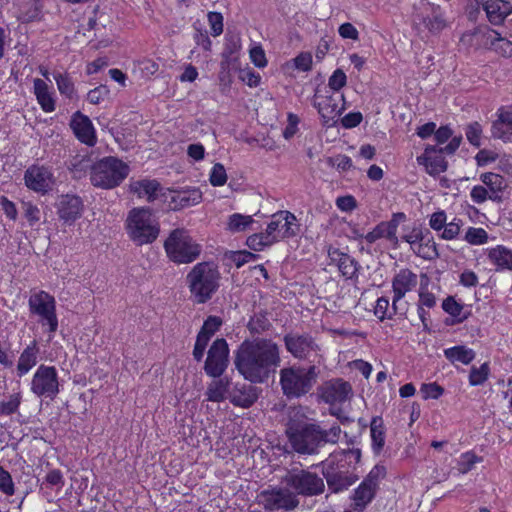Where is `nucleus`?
<instances>
[{"label": "nucleus", "mask_w": 512, "mask_h": 512, "mask_svg": "<svg viewBox=\"0 0 512 512\" xmlns=\"http://www.w3.org/2000/svg\"><path fill=\"white\" fill-rule=\"evenodd\" d=\"M443 153L436 146L428 145L424 153L417 157V163L423 165L429 175L437 176L447 169V162L442 155Z\"/></svg>", "instance_id": "nucleus-20"}, {"label": "nucleus", "mask_w": 512, "mask_h": 512, "mask_svg": "<svg viewBox=\"0 0 512 512\" xmlns=\"http://www.w3.org/2000/svg\"><path fill=\"white\" fill-rule=\"evenodd\" d=\"M347 84V76L342 69H336L328 79V88L331 92L337 93Z\"/></svg>", "instance_id": "nucleus-49"}, {"label": "nucleus", "mask_w": 512, "mask_h": 512, "mask_svg": "<svg viewBox=\"0 0 512 512\" xmlns=\"http://www.w3.org/2000/svg\"><path fill=\"white\" fill-rule=\"evenodd\" d=\"M463 221L459 218H454L451 222L447 223L440 234L444 240H453L460 234Z\"/></svg>", "instance_id": "nucleus-50"}, {"label": "nucleus", "mask_w": 512, "mask_h": 512, "mask_svg": "<svg viewBox=\"0 0 512 512\" xmlns=\"http://www.w3.org/2000/svg\"><path fill=\"white\" fill-rule=\"evenodd\" d=\"M229 347L224 338L216 339L208 350L204 365L206 374L210 377H220L228 367Z\"/></svg>", "instance_id": "nucleus-15"}, {"label": "nucleus", "mask_w": 512, "mask_h": 512, "mask_svg": "<svg viewBox=\"0 0 512 512\" xmlns=\"http://www.w3.org/2000/svg\"><path fill=\"white\" fill-rule=\"evenodd\" d=\"M420 394L424 400L439 399L444 394V388L437 383H423Z\"/></svg>", "instance_id": "nucleus-51"}, {"label": "nucleus", "mask_w": 512, "mask_h": 512, "mask_svg": "<svg viewBox=\"0 0 512 512\" xmlns=\"http://www.w3.org/2000/svg\"><path fill=\"white\" fill-rule=\"evenodd\" d=\"M280 386L288 399H298L308 394L315 386L318 372L315 365L308 367L292 365L280 370Z\"/></svg>", "instance_id": "nucleus-5"}, {"label": "nucleus", "mask_w": 512, "mask_h": 512, "mask_svg": "<svg viewBox=\"0 0 512 512\" xmlns=\"http://www.w3.org/2000/svg\"><path fill=\"white\" fill-rule=\"evenodd\" d=\"M484 254L496 272H512V250L504 245L486 248Z\"/></svg>", "instance_id": "nucleus-24"}, {"label": "nucleus", "mask_w": 512, "mask_h": 512, "mask_svg": "<svg viewBox=\"0 0 512 512\" xmlns=\"http://www.w3.org/2000/svg\"><path fill=\"white\" fill-rule=\"evenodd\" d=\"M221 272L214 261L195 264L187 273L185 282L192 301L205 304L212 299L221 286Z\"/></svg>", "instance_id": "nucleus-3"}, {"label": "nucleus", "mask_w": 512, "mask_h": 512, "mask_svg": "<svg viewBox=\"0 0 512 512\" xmlns=\"http://www.w3.org/2000/svg\"><path fill=\"white\" fill-rule=\"evenodd\" d=\"M250 59L256 67L264 68L267 65L266 55L261 46H254L250 49Z\"/></svg>", "instance_id": "nucleus-61"}, {"label": "nucleus", "mask_w": 512, "mask_h": 512, "mask_svg": "<svg viewBox=\"0 0 512 512\" xmlns=\"http://www.w3.org/2000/svg\"><path fill=\"white\" fill-rule=\"evenodd\" d=\"M226 181H227V174H226L225 167L220 163H216L212 167V170L210 173V183L213 186H222L226 183Z\"/></svg>", "instance_id": "nucleus-55"}, {"label": "nucleus", "mask_w": 512, "mask_h": 512, "mask_svg": "<svg viewBox=\"0 0 512 512\" xmlns=\"http://www.w3.org/2000/svg\"><path fill=\"white\" fill-rule=\"evenodd\" d=\"M351 392V386L348 382L341 379L327 382L321 392L322 399L331 405L345 402Z\"/></svg>", "instance_id": "nucleus-23"}, {"label": "nucleus", "mask_w": 512, "mask_h": 512, "mask_svg": "<svg viewBox=\"0 0 512 512\" xmlns=\"http://www.w3.org/2000/svg\"><path fill=\"white\" fill-rule=\"evenodd\" d=\"M58 372L54 366L41 364L35 371L30 390L37 397L53 400L60 392Z\"/></svg>", "instance_id": "nucleus-12"}, {"label": "nucleus", "mask_w": 512, "mask_h": 512, "mask_svg": "<svg viewBox=\"0 0 512 512\" xmlns=\"http://www.w3.org/2000/svg\"><path fill=\"white\" fill-rule=\"evenodd\" d=\"M404 213L394 214L393 218L388 222H381V228L383 229V238L389 240L394 246L398 245L397 228L399 225L398 219H404Z\"/></svg>", "instance_id": "nucleus-42"}, {"label": "nucleus", "mask_w": 512, "mask_h": 512, "mask_svg": "<svg viewBox=\"0 0 512 512\" xmlns=\"http://www.w3.org/2000/svg\"><path fill=\"white\" fill-rule=\"evenodd\" d=\"M22 210L24 217L27 219L30 226H34L40 221L41 212L37 205L30 201H23Z\"/></svg>", "instance_id": "nucleus-53"}, {"label": "nucleus", "mask_w": 512, "mask_h": 512, "mask_svg": "<svg viewBox=\"0 0 512 512\" xmlns=\"http://www.w3.org/2000/svg\"><path fill=\"white\" fill-rule=\"evenodd\" d=\"M130 191L137 194L139 198L145 197L149 202H153L158 197L161 187L157 180L141 179L130 182Z\"/></svg>", "instance_id": "nucleus-31"}, {"label": "nucleus", "mask_w": 512, "mask_h": 512, "mask_svg": "<svg viewBox=\"0 0 512 512\" xmlns=\"http://www.w3.org/2000/svg\"><path fill=\"white\" fill-rule=\"evenodd\" d=\"M54 79L56 81L59 92L69 98H72L75 93V89L71 77L66 73H56L54 74Z\"/></svg>", "instance_id": "nucleus-46"}, {"label": "nucleus", "mask_w": 512, "mask_h": 512, "mask_svg": "<svg viewBox=\"0 0 512 512\" xmlns=\"http://www.w3.org/2000/svg\"><path fill=\"white\" fill-rule=\"evenodd\" d=\"M447 224V215L445 211H437L430 216L429 226L435 231H441Z\"/></svg>", "instance_id": "nucleus-62"}, {"label": "nucleus", "mask_w": 512, "mask_h": 512, "mask_svg": "<svg viewBox=\"0 0 512 512\" xmlns=\"http://www.w3.org/2000/svg\"><path fill=\"white\" fill-rule=\"evenodd\" d=\"M408 310L407 302H397V309L394 310V298L392 299V305L389 303V299L382 296L377 299L374 307V315L380 320L392 319L395 315H405Z\"/></svg>", "instance_id": "nucleus-27"}, {"label": "nucleus", "mask_w": 512, "mask_h": 512, "mask_svg": "<svg viewBox=\"0 0 512 512\" xmlns=\"http://www.w3.org/2000/svg\"><path fill=\"white\" fill-rule=\"evenodd\" d=\"M491 135L504 143L512 142V106H502L491 125Z\"/></svg>", "instance_id": "nucleus-19"}, {"label": "nucleus", "mask_w": 512, "mask_h": 512, "mask_svg": "<svg viewBox=\"0 0 512 512\" xmlns=\"http://www.w3.org/2000/svg\"><path fill=\"white\" fill-rule=\"evenodd\" d=\"M328 256L330 264L337 266L339 272L346 279H352L357 276L360 268L359 263L347 253L340 251L337 248H329Z\"/></svg>", "instance_id": "nucleus-22"}, {"label": "nucleus", "mask_w": 512, "mask_h": 512, "mask_svg": "<svg viewBox=\"0 0 512 512\" xmlns=\"http://www.w3.org/2000/svg\"><path fill=\"white\" fill-rule=\"evenodd\" d=\"M283 483L296 495L311 497L323 493V479L314 472L294 468L289 470L282 479Z\"/></svg>", "instance_id": "nucleus-10"}, {"label": "nucleus", "mask_w": 512, "mask_h": 512, "mask_svg": "<svg viewBox=\"0 0 512 512\" xmlns=\"http://www.w3.org/2000/svg\"><path fill=\"white\" fill-rule=\"evenodd\" d=\"M126 230L129 238L137 245L153 243L160 233V225L156 216L148 208H133L126 219Z\"/></svg>", "instance_id": "nucleus-6"}, {"label": "nucleus", "mask_w": 512, "mask_h": 512, "mask_svg": "<svg viewBox=\"0 0 512 512\" xmlns=\"http://www.w3.org/2000/svg\"><path fill=\"white\" fill-rule=\"evenodd\" d=\"M443 310L455 318L456 323H462L467 316L463 314V305L455 300L454 297H447L442 303Z\"/></svg>", "instance_id": "nucleus-43"}, {"label": "nucleus", "mask_w": 512, "mask_h": 512, "mask_svg": "<svg viewBox=\"0 0 512 512\" xmlns=\"http://www.w3.org/2000/svg\"><path fill=\"white\" fill-rule=\"evenodd\" d=\"M444 356L452 363L470 364L475 358V352L466 346H454L444 350Z\"/></svg>", "instance_id": "nucleus-37"}, {"label": "nucleus", "mask_w": 512, "mask_h": 512, "mask_svg": "<svg viewBox=\"0 0 512 512\" xmlns=\"http://www.w3.org/2000/svg\"><path fill=\"white\" fill-rule=\"evenodd\" d=\"M425 237V231L421 227H413L408 233L403 235L402 239L410 244L411 250L419 244V242L423 241Z\"/></svg>", "instance_id": "nucleus-56"}, {"label": "nucleus", "mask_w": 512, "mask_h": 512, "mask_svg": "<svg viewBox=\"0 0 512 512\" xmlns=\"http://www.w3.org/2000/svg\"><path fill=\"white\" fill-rule=\"evenodd\" d=\"M490 368L488 363H483L480 367H472L469 374V384L471 386L482 385L489 376Z\"/></svg>", "instance_id": "nucleus-48"}, {"label": "nucleus", "mask_w": 512, "mask_h": 512, "mask_svg": "<svg viewBox=\"0 0 512 512\" xmlns=\"http://www.w3.org/2000/svg\"><path fill=\"white\" fill-rule=\"evenodd\" d=\"M326 480L329 488L337 493L348 489L354 484L356 478L352 475L343 474L340 472L326 475Z\"/></svg>", "instance_id": "nucleus-40"}, {"label": "nucleus", "mask_w": 512, "mask_h": 512, "mask_svg": "<svg viewBox=\"0 0 512 512\" xmlns=\"http://www.w3.org/2000/svg\"><path fill=\"white\" fill-rule=\"evenodd\" d=\"M130 167L119 158L108 156L95 162L91 167L90 181L93 186L113 189L129 175Z\"/></svg>", "instance_id": "nucleus-7"}, {"label": "nucleus", "mask_w": 512, "mask_h": 512, "mask_svg": "<svg viewBox=\"0 0 512 512\" xmlns=\"http://www.w3.org/2000/svg\"><path fill=\"white\" fill-rule=\"evenodd\" d=\"M57 215L67 224H73L82 216L84 203L81 197L74 194L60 195L56 202Z\"/></svg>", "instance_id": "nucleus-17"}, {"label": "nucleus", "mask_w": 512, "mask_h": 512, "mask_svg": "<svg viewBox=\"0 0 512 512\" xmlns=\"http://www.w3.org/2000/svg\"><path fill=\"white\" fill-rule=\"evenodd\" d=\"M413 252L425 260H433L439 256L437 245L428 230L425 231L423 241L419 242V244L413 249Z\"/></svg>", "instance_id": "nucleus-36"}, {"label": "nucleus", "mask_w": 512, "mask_h": 512, "mask_svg": "<svg viewBox=\"0 0 512 512\" xmlns=\"http://www.w3.org/2000/svg\"><path fill=\"white\" fill-rule=\"evenodd\" d=\"M91 156L87 150L77 153L68 163V169L73 173L74 178H81L93 166Z\"/></svg>", "instance_id": "nucleus-34"}, {"label": "nucleus", "mask_w": 512, "mask_h": 512, "mask_svg": "<svg viewBox=\"0 0 512 512\" xmlns=\"http://www.w3.org/2000/svg\"><path fill=\"white\" fill-rule=\"evenodd\" d=\"M342 430L339 425H333L328 430L317 423L290 422L286 434L292 449L301 455H316L319 449L327 443L336 444Z\"/></svg>", "instance_id": "nucleus-2"}, {"label": "nucleus", "mask_w": 512, "mask_h": 512, "mask_svg": "<svg viewBox=\"0 0 512 512\" xmlns=\"http://www.w3.org/2000/svg\"><path fill=\"white\" fill-rule=\"evenodd\" d=\"M484 45L504 56H512V41L501 37L495 30H487L483 33Z\"/></svg>", "instance_id": "nucleus-29"}, {"label": "nucleus", "mask_w": 512, "mask_h": 512, "mask_svg": "<svg viewBox=\"0 0 512 512\" xmlns=\"http://www.w3.org/2000/svg\"><path fill=\"white\" fill-rule=\"evenodd\" d=\"M170 207L180 210L200 203L202 193L199 189L173 190L169 193Z\"/></svg>", "instance_id": "nucleus-26"}, {"label": "nucleus", "mask_w": 512, "mask_h": 512, "mask_svg": "<svg viewBox=\"0 0 512 512\" xmlns=\"http://www.w3.org/2000/svg\"><path fill=\"white\" fill-rule=\"evenodd\" d=\"M22 402L20 391L12 393L0 401V416H10L18 412Z\"/></svg>", "instance_id": "nucleus-41"}, {"label": "nucleus", "mask_w": 512, "mask_h": 512, "mask_svg": "<svg viewBox=\"0 0 512 512\" xmlns=\"http://www.w3.org/2000/svg\"><path fill=\"white\" fill-rule=\"evenodd\" d=\"M39 347L34 340L21 352L17 362V374L19 377L26 375L38 361Z\"/></svg>", "instance_id": "nucleus-30"}, {"label": "nucleus", "mask_w": 512, "mask_h": 512, "mask_svg": "<svg viewBox=\"0 0 512 512\" xmlns=\"http://www.w3.org/2000/svg\"><path fill=\"white\" fill-rule=\"evenodd\" d=\"M257 502L267 511H291L298 507V496L288 487L265 489L257 495Z\"/></svg>", "instance_id": "nucleus-11"}, {"label": "nucleus", "mask_w": 512, "mask_h": 512, "mask_svg": "<svg viewBox=\"0 0 512 512\" xmlns=\"http://www.w3.org/2000/svg\"><path fill=\"white\" fill-rule=\"evenodd\" d=\"M376 489L377 488L373 487L371 484L363 481L355 490L353 496L354 509H364L374 498Z\"/></svg>", "instance_id": "nucleus-38"}, {"label": "nucleus", "mask_w": 512, "mask_h": 512, "mask_svg": "<svg viewBox=\"0 0 512 512\" xmlns=\"http://www.w3.org/2000/svg\"><path fill=\"white\" fill-rule=\"evenodd\" d=\"M499 155L495 153L494 151L482 149L476 154V161L479 166H484L489 163L495 162L496 160H499Z\"/></svg>", "instance_id": "nucleus-64"}, {"label": "nucleus", "mask_w": 512, "mask_h": 512, "mask_svg": "<svg viewBox=\"0 0 512 512\" xmlns=\"http://www.w3.org/2000/svg\"><path fill=\"white\" fill-rule=\"evenodd\" d=\"M24 180L29 189L41 194L52 190L55 182L51 169L39 165L30 166L25 171Z\"/></svg>", "instance_id": "nucleus-16"}, {"label": "nucleus", "mask_w": 512, "mask_h": 512, "mask_svg": "<svg viewBox=\"0 0 512 512\" xmlns=\"http://www.w3.org/2000/svg\"><path fill=\"white\" fill-rule=\"evenodd\" d=\"M418 284V276L408 268L400 269L392 279V291L394 297V310L397 309V302L408 293L413 291Z\"/></svg>", "instance_id": "nucleus-18"}, {"label": "nucleus", "mask_w": 512, "mask_h": 512, "mask_svg": "<svg viewBox=\"0 0 512 512\" xmlns=\"http://www.w3.org/2000/svg\"><path fill=\"white\" fill-rule=\"evenodd\" d=\"M483 10L489 22L500 25L512 13V5L505 0H482Z\"/></svg>", "instance_id": "nucleus-25"}, {"label": "nucleus", "mask_w": 512, "mask_h": 512, "mask_svg": "<svg viewBox=\"0 0 512 512\" xmlns=\"http://www.w3.org/2000/svg\"><path fill=\"white\" fill-rule=\"evenodd\" d=\"M28 306L30 313L37 317L44 332L48 333V341H51L59 326L55 297L41 290L31 294Z\"/></svg>", "instance_id": "nucleus-8"}, {"label": "nucleus", "mask_w": 512, "mask_h": 512, "mask_svg": "<svg viewBox=\"0 0 512 512\" xmlns=\"http://www.w3.org/2000/svg\"><path fill=\"white\" fill-rule=\"evenodd\" d=\"M294 66L296 69L308 72L312 69V55L309 52H302L294 58Z\"/></svg>", "instance_id": "nucleus-60"}, {"label": "nucleus", "mask_w": 512, "mask_h": 512, "mask_svg": "<svg viewBox=\"0 0 512 512\" xmlns=\"http://www.w3.org/2000/svg\"><path fill=\"white\" fill-rule=\"evenodd\" d=\"M253 223L254 220L252 216L234 213L229 216L228 229L233 233L242 232L245 231Z\"/></svg>", "instance_id": "nucleus-44"}, {"label": "nucleus", "mask_w": 512, "mask_h": 512, "mask_svg": "<svg viewBox=\"0 0 512 512\" xmlns=\"http://www.w3.org/2000/svg\"><path fill=\"white\" fill-rule=\"evenodd\" d=\"M480 180L490 192V200L500 201L501 193L506 187V182L499 174L488 172L480 176Z\"/></svg>", "instance_id": "nucleus-32"}, {"label": "nucleus", "mask_w": 512, "mask_h": 512, "mask_svg": "<svg viewBox=\"0 0 512 512\" xmlns=\"http://www.w3.org/2000/svg\"><path fill=\"white\" fill-rule=\"evenodd\" d=\"M327 163L339 171H347L353 166L352 159L344 154H339L335 157H329L327 159Z\"/></svg>", "instance_id": "nucleus-54"}, {"label": "nucleus", "mask_w": 512, "mask_h": 512, "mask_svg": "<svg viewBox=\"0 0 512 512\" xmlns=\"http://www.w3.org/2000/svg\"><path fill=\"white\" fill-rule=\"evenodd\" d=\"M300 231L296 216L289 211L275 213L265 232L255 233L247 238V246L254 251H261L274 243L296 236Z\"/></svg>", "instance_id": "nucleus-4"}, {"label": "nucleus", "mask_w": 512, "mask_h": 512, "mask_svg": "<svg viewBox=\"0 0 512 512\" xmlns=\"http://www.w3.org/2000/svg\"><path fill=\"white\" fill-rule=\"evenodd\" d=\"M223 321L218 316H208L204 321L201 331L212 337L222 326Z\"/></svg>", "instance_id": "nucleus-57"}, {"label": "nucleus", "mask_w": 512, "mask_h": 512, "mask_svg": "<svg viewBox=\"0 0 512 512\" xmlns=\"http://www.w3.org/2000/svg\"><path fill=\"white\" fill-rule=\"evenodd\" d=\"M372 449L379 454L385 445V427L381 417H373L370 423Z\"/></svg>", "instance_id": "nucleus-35"}, {"label": "nucleus", "mask_w": 512, "mask_h": 512, "mask_svg": "<svg viewBox=\"0 0 512 512\" xmlns=\"http://www.w3.org/2000/svg\"><path fill=\"white\" fill-rule=\"evenodd\" d=\"M229 390V381L227 379H218L212 381L206 391L208 401L222 402L226 399Z\"/></svg>", "instance_id": "nucleus-39"}, {"label": "nucleus", "mask_w": 512, "mask_h": 512, "mask_svg": "<svg viewBox=\"0 0 512 512\" xmlns=\"http://www.w3.org/2000/svg\"><path fill=\"white\" fill-rule=\"evenodd\" d=\"M463 239L470 245H483L488 242L489 236L487 231L481 227H469Z\"/></svg>", "instance_id": "nucleus-45"}, {"label": "nucleus", "mask_w": 512, "mask_h": 512, "mask_svg": "<svg viewBox=\"0 0 512 512\" xmlns=\"http://www.w3.org/2000/svg\"><path fill=\"white\" fill-rule=\"evenodd\" d=\"M258 399L257 389L252 385L237 384L231 395L230 401L239 407L249 408Z\"/></svg>", "instance_id": "nucleus-28"}, {"label": "nucleus", "mask_w": 512, "mask_h": 512, "mask_svg": "<svg viewBox=\"0 0 512 512\" xmlns=\"http://www.w3.org/2000/svg\"><path fill=\"white\" fill-rule=\"evenodd\" d=\"M342 101H344L343 95L333 93L326 87H318L314 94L313 105L320 114L323 123L332 125L344 109L340 105Z\"/></svg>", "instance_id": "nucleus-13"}, {"label": "nucleus", "mask_w": 512, "mask_h": 512, "mask_svg": "<svg viewBox=\"0 0 512 512\" xmlns=\"http://www.w3.org/2000/svg\"><path fill=\"white\" fill-rule=\"evenodd\" d=\"M15 494V484L11 474L0 465V496L11 497Z\"/></svg>", "instance_id": "nucleus-47"}, {"label": "nucleus", "mask_w": 512, "mask_h": 512, "mask_svg": "<svg viewBox=\"0 0 512 512\" xmlns=\"http://www.w3.org/2000/svg\"><path fill=\"white\" fill-rule=\"evenodd\" d=\"M164 248L170 260L177 264H188L201 254V246L185 229L173 230L164 242Z\"/></svg>", "instance_id": "nucleus-9"}, {"label": "nucleus", "mask_w": 512, "mask_h": 512, "mask_svg": "<svg viewBox=\"0 0 512 512\" xmlns=\"http://www.w3.org/2000/svg\"><path fill=\"white\" fill-rule=\"evenodd\" d=\"M465 135L471 145L475 147H480L482 126L477 121L468 124L465 129Z\"/></svg>", "instance_id": "nucleus-52"}, {"label": "nucleus", "mask_w": 512, "mask_h": 512, "mask_svg": "<svg viewBox=\"0 0 512 512\" xmlns=\"http://www.w3.org/2000/svg\"><path fill=\"white\" fill-rule=\"evenodd\" d=\"M286 350L298 360H308L319 350L318 344L309 333L290 332L283 337Z\"/></svg>", "instance_id": "nucleus-14"}, {"label": "nucleus", "mask_w": 512, "mask_h": 512, "mask_svg": "<svg viewBox=\"0 0 512 512\" xmlns=\"http://www.w3.org/2000/svg\"><path fill=\"white\" fill-rule=\"evenodd\" d=\"M109 88L106 85H100L87 94V100L92 104H99L109 95Z\"/></svg>", "instance_id": "nucleus-59"}, {"label": "nucleus", "mask_w": 512, "mask_h": 512, "mask_svg": "<svg viewBox=\"0 0 512 512\" xmlns=\"http://www.w3.org/2000/svg\"><path fill=\"white\" fill-rule=\"evenodd\" d=\"M235 367L251 383H263L281 364L280 347L272 339L243 341L235 352Z\"/></svg>", "instance_id": "nucleus-1"}, {"label": "nucleus", "mask_w": 512, "mask_h": 512, "mask_svg": "<svg viewBox=\"0 0 512 512\" xmlns=\"http://www.w3.org/2000/svg\"><path fill=\"white\" fill-rule=\"evenodd\" d=\"M70 126L78 140L88 146L95 145V130L89 117L78 111L72 116Z\"/></svg>", "instance_id": "nucleus-21"}, {"label": "nucleus", "mask_w": 512, "mask_h": 512, "mask_svg": "<svg viewBox=\"0 0 512 512\" xmlns=\"http://www.w3.org/2000/svg\"><path fill=\"white\" fill-rule=\"evenodd\" d=\"M33 84L35 96L42 110L48 113L53 112L55 110V101L48 85L40 78L34 79Z\"/></svg>", "instance_id": "nucleus-33"}, {"label": "nucleus", "mask_w": 512, "mask_h": 512, "mask_svg": "<svg viewBox=\"0 0 512 512\" xmlns=\"http://www.w3.org/2000/svg\"><path fill=\"white\" fill-rule=\"evenodd\" d=\"M385 476L386 468L383 465H376L372 468V470L363 481L377 488L379 481Z\"/></svg>", "instance_id": "nucleus-58"}, {"label": "nucleus", "mask_w": 512, "mask_h": 512, "mask_svg": "<svg viewBox=\"0 0 512 512\" xmlns=\"http://www.w3.org/2000/svg\"><path fill=\"white\" fill-rule=\"evenodd\" d=\"M470 197L474 203L481 204L490 199V192L485 186L476 185L472 188Z\"/></svg>", "instance_id": "nucleus-63"}]
</instances>
